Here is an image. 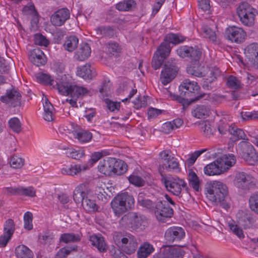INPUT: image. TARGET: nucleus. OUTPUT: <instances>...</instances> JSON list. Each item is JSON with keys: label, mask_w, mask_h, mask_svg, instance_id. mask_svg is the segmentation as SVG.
<instances>
[{"label": "nucleus", "mask_w": 258, "mask_h": 258, "mask_svg": "<svg viewBox=\"0 0 258 258\" xmlns=\"http://www.w3.org/2000/svg\"><path fill=\"white\" fill-rule=\"evenodd\" d=\"M91 52V49L89 44L82 43L79 49L76 52L75 57L79 61H84L90 56Z\"/></svg>", "instance_id": "obj_26"}, {"label": "nucleus", "mask_w": 258, "mask_h": 258, "mask_svg": "<svg viewBox=\"0 0 258 258\" xmlns=\"http://www.w3.org/2000/svg\"><path fill=\"white\" fill-rule=\"evenodd\" d=\"M170 51V46L164 41L158 47L155 54L165 59L169 55Z\"/></svg>", "instance_id": "obj_38"}, {"label": "nucleus", "mask_w": 258, "mask_h": 258, "mask_svg": "<svg viewBox=\"0 0 258 258\" xmlns=\"http://www.w3.org/2000/svg\"><path fill=\"white\" fill-rule=\"evenodd\" d=\"M15 229L13 220L11 219L7 220L4 227V233L0 236V246L5 247L11 240Z\"/></svg>", "instance_id": "obj_15"}, {"label": "nucleus", "mask_w": 258, "mask_h": 258, "mask_svg": "<svg viewBox=\"0 0 258 258\" xmlns=\"http://www.w3.org/2000/svg\"><path fill=\"white\" fill-rule=\"evenodd\" d=\"M85 192L83 191V185L78 186L74 191L73 198L76 203H83L86 198Z\"/></svg>", "instance_id": "obj_46"}, {"label": "nucleus", "mask_w": 258, "mask_h": 258, "mask_svg": "<svg viewBox=\"0 0 258 258\" xmlns=\"http://www.w3.org/2000/svg\"><path fill=\"white\" fill-rule=\"evenodd\" d=\"M112 174L121 175L127 170V165L125 162H113Z\"/></svg>", "instance_id": "obj_43"}, {"label": "nucleus", "mask_w": 258, "mask_h": 258, "mask_svg": "<svg viewBox=\"0 0 258 258\" xmlns=\"http://www.w3.org/2000/svg\"><path fill=\"white\" fill-rule=\"evenodd\" d=\"M19 196H28L29 197H34L36 196V191L32 186L24 187L19 186Z\"/></svg>", "instance_id": "obj_51"}, {"label": "nucleus", "mask_w": 258, "mask_h": 258, "mask_svg": "<svg viewBox=\"0 0 258 258\" xmlns=\"http://www.w3.org/2000/svg\"><path fill=\"white\" fill-rule=\"evenodd\" d=\"M226 85L228 87L231 89L237 90L241 88V83L240 81L233 76H229L226 81Z\"/></svg>", "instance_id": "obj_44"}, {"label": "nucleus", "mask_w": 258, "mask_h": 258, "mask_svg": "<svg viewBox=\"0 0 258 258\" xmlns=\"http://www.w3.org/2000/svg\"><path fill=\"white\" fill-rule=\"evenodd\" d=\"M55 82L56 84L53 87L57 90L60 94L63 96L70 95L73 84L69 75H63L58 76Z\"/></svg>", "instance_id": "obj_11"}, {"label": "nucleus", "mask_w": 258, "mask_h": 258, "mask_svg": "<svg viewBox=\"0 0 258 258\" xmlns=\"http://www.w3.org/2000/svg\"><path fill=\"white\" fill-rule=\"evenodd\" d=\"M81 236L79 234L74 233H66L61 234L59 237V241L64 243L77 242L81 240Z\"/></svg>", "instance_id": "obj_34"}, {"label": "nucleus", "mask_w": 258, "mask_h": 258, "mask_svg": "<svg viewBox=\"0 0 258 258\" xmlns=\"http://www.w3.org/2000/svg\"><path fill=\"white\" fill-rule=\"evenodd\" d=\"M76 73L77 76L85 80H91L96 75L95 69L89 64L78 67Z\"/></svg>", "instance_id": "obj_23"}, {"label": "nucleus", "mask_w": 258, "mask_h": 258, "mask_svg": "<svg viewBox=\"0 0 258 258\" xmlns=\"http://www.w3.org/2000/svg\"><path fill=\"white\" fill-rule=\"evenodd\" d=\"M88 167L85 165L76 164L75 163L71 165L69 167L63 168L61 172L70 175H76L78 173L86 170Z\"/></svg>", "instance_id": "obj_27"}, {"label": "nucleus", "mask_w": 258, "mask_h": 258, "mask_svg": "<svg viewBox=\"0 0 258 258\" xmlns=\"http://www.w3.org/2000/svg\"><path fill=\"white\" fill-rule=\"evenodd\" d=\"M135 200L127 192L121 193L114 198L111 202V208L117 216H119L134 206Z\"/></svg>", "instance_id": "obj_4"}, {"label": "nucleus", "mask_w": 258, "mask_h": 258, "mask_svg": "<svg viewBox=\"0 0 258 258\" xmlns=\"http://www.w3.org/2000/svg\"><path fill=\"white\" fill-rule=\"evenodd\" d=\"M164 59V58L154 53L152 62V67L154 70L159 69L162 64Z\"/></svg>", "instance_id": "obj_63"}, {"label": "nucleus", "mask_w": 258, "mask_h": 258, "mask_svg": "<svg viewBox=\"0 0 258 258\" xmlns=\"http://www.w3.org/2000/svg\"><path fill=\"white\" fill-rule=\"evenodd\" d=\"M32 214L30 212H27L24 215V228L28 230H31L33 228L32 225Z\"/></svg>", "instance_id": "obj_59"}, {"label": "nucleus", "mask_w": 258, "mask_h": 258, "mask_svg": "<svg viewBox=\"0 0 258 258\" xmlns=\"http://www.w3.org/2000/svg\"><path fill=\"white\" fill-rule=\"evenodd\" d=\"M88 92L89 91L86 88L73 84L70 96L74 98H78L88 94Z\"/></svg>", "instance_id": "obj_40"}, {"label": "nucleus", "mask_w": 258, "mask_h": 258, "mask_svg": "<svg viewBox=\"0 0 258 258\" xmlns=\"http://www.w3.org/2000/svg\"><path fill=\"white\" fill-rule=\"evenodd\" d=\"M121 220L126 223L128 227L136 229L141 226L143 219L140 215L136 213H130L123 216Z\"/></svg>", "instance_id": "obj_20"}, {"label": "nucleus", "mask_w": 258, "mask_h": 258, "mask_svg": "<svg viewBox=\"0 0 258 258\" xmlns=\"http://www.w3.org/2000/svg\"><path fill=\"white\" fill-rule=\"evenodd\" d=\"M130 182L137 186H142L144 184V180L141 177L135 175H131L128 177Z\"/></svg>", "instance_id": "obj_61"}, {"label": "nucleus", "mask_w": 258, "mask_h": 258, "mask_svg": "<svg viewBox=\"0 0 258 258\" xmlns=\"http://www.w3.org/2000/svg\"><path fill=\"white\" fill-rule=\"evenodd\" d=\"M241 117L243 120H250L258 119V113L256 111L242 112Z\"/></svg>", "instance_id": "obj_64"}, {"label": "nucleus", "mask_w": 258, "mask_h": 258, "mask_svg": "<svg viewBox=\"0 0 258 258\" xmlns=\"http://www.w3.org/2000/svg\"><path fill=\"white\" fill-rule=\"evenodd\" d=\"M237 14L241 22L244 25L250 27L254 24L257 11L247 3L243 2L238 7Z\"/></svg>", "instance_id": "obj_6"}, {"label": "nucleus", "mask_w": 258, "mask_h": 258, "mask_svg": "<svg viewBox=\"0 0 258 258\" xmlns=\"http://www.w3.org/2000/svg\"><path fill=\"white\" fill-rule=\"evenodd\" d=\"M89 240L92 245L96 247L100 252L107 251V246L104 238L101 235L93 234L90 236Z\"/></svg>", "instance_id": "obj_25"}, {"label": "nucleus", "mask_w": 258, "mask_h": 258, "mask_svg": "<svg viewBox=\"0 0 258 258\" xmlns=\"http://www.w3.org/2000/svg\"><path fill=\"white\" fill-rule=\"evenodd\" d=\"M66 154L68 157L75 160H80L85 155L84 151L82 150H77L73 148L67 151Z\"/></svg>", "instance_id": "obj_52"}, {"label": "nucleus", "mask_w": 258, "mask_h": 258, "mask_svg": "<svg viewBox=\"0 0 258 258\" xmlns=\"http://www.w3.org/2000/svg\"><path fill=\"white\" fill-rule=\"evenodd\" d=\"M238 150L245 161H258V155L253 146L247 141L241 142L238 144Z\"/></svg>", "instance_id": "obj_10"}, {"label": "nucleus", "mask_w": 258, "mask_h": 258, "mask_svg": "<svg viewBox=\"0 0 258 258\" xmlns=\"http://www.w3.org/2000/svg\"><path fill=\"white\" fill-rule=\"evenodd\" d=\"M21 95L15 89L7 91L5 95L1 97V101L9 105L14 107L19 105L20 103Z\"/></svg>", "instance_id": "obj_19"}, {"label": "nucleus", "mask_w": 258, "mask_h": 258, "mask_svg": "<svg viewBox=\"0 0 258 258\" xmlns=\"http://www.w3.org/2000/svg\"><path fill=\"white\" fill-rule=\"evenodd\" d=\"M136 4L133 0H126L119 2L116 5L115 8L119 11H128L132 10Z\"/></svg>", "instance_id": "obj_37"}, {"label": "nucleus", "mask_w": 258, "mask_h": 258, "mask_svg": "<svg viewBox=\"0 0 258 258\" xmlns=\"http://www.w3.org/2000/svg\"><path fill=\"white\" fill-rule=\"evenodd\" d=\"M188 182L189 185L196 191H200L202 188L201 184L202 181L199 179L197 174L191 170L188 172Z\"/></svg>", "instance_id": "obj_28"}, {"label": "nucleus", "mask_w": 258, "mask_h": 258, "mask_svg": "<svg viewBox=\"0 0 258 258\" xmlns=\"http://www.w3.org/2000/svg\"><path fill=\"white\" fill-rule=\"evenodd\" d=\"M70 11L68 9H60L51 16V22L55 26H61L70 18Z\"/></svg>", "instance_id": "obj_18"}, {"label": "nucleus", "mask_w": 258, "mask_h": 258, "mask_svg": "<svg viewBox=\"0 0 258 258\" xmlns=\"http://www.w3.org/2000/svg\"><path fill=\"white\" fill-rule=\"evenodd\" d=\"M138 204L145 208L150 209L154 210L155 204L149 199H146L144 194L143 192H140L138 196Z\"/></svg>", "instance_id": "obj_39"}, {"label": "nucleus", "mask_w": 258, "mask_h": 258, "mask_svg": "<svg viewBox=\"0 0 258 258\" xmlns=\"http://www.w3.org/2000/svg\"><path fill=\"white\" fill-rule=\"evenodd\" d=\"M34 42L36 45L40 46H47L49 41L41 34L37 33L34 35Z\"/></svg>", "instance_id": "obj_57"}, {"label": "nucleus", "mask_w": 258, "mask_h": 258, "mask_svg": "<svg viewBox=\"0 0 258 258\" xmlns=\"http://www.w3.org/2000/svg\"><path fill=\"white\" fill-rule=\"evenodd\" d=\"M161 181L168 191L175 196H179L182 188L186 185L183 179L169 174H161Z\"/></svg>", "instance_id": "obj_5"}, {"label": "nucleus", "mask_w": 258, "mask_h": 258, "mask_svg": "<svg viewBox=\"0 0 258 258\" xmlns=\"http://www.w3.org/2000/svg\"><path fill=\"white\" fill-rule=\"evenodd\" d=\"M210 109L204 105H197L192 111V114L197 118H205L209 115Z\"/></svg>", "instance_id": "obj_32"}, {"label": "nucleus", "mask_w": 258, "mask_h": 258, "mask_svg": "<svg viewBox=\"0 0 258 258\" xmlns=\"http://www.w3.org/2000/svg\"><path fill=\"white\" fill-rule=\"evenodd\" d=\"M228 132L233 136L235 140L239 139L248 140V139L246 138V135L243 131L236 126H229L228 128Z\"/></svg>", "instance_id": "obj_41"}, {"label": "nucleus", "mask_w": 258, "mask_h": 258, "mask_svg": "<svg viewBox=\"0 0 258 258\" xmlns=\"http://www.w3.org/2000/svg\"><path fill=\"white\" fill-rule=\"evenodd\" d=\"M154 213L158 220L164 222L166 218H170L173 215V210L166 201L159 200L155 204Z\"/></svg>", "instance_id": "obj_9"}, {"label": "nucleus", "mask_w": 258, "mask_h": 258, "mask_svg": "<svg viewBox=\"0 0 258 258\" xmlns=\"http://www.w3.org/2000/svg\"><path fill=\"white\" fill-rule=\"evenodd\" d=\"M238 223L244 229H251L254 227L255 219L249 212L239 211L236 214Z\"/></svg>", "instance_id": "obj_16"}, {"label": "nucleus", "mask_w": 258, "mask_h": 258, "mask_svg": "<svg viewBox=\"0 0 258 258\" xmlns=\"http://www.w3.org/2000/svg\"><path fill=\"white\" fill-rule=\"evenodd\" d=\"M227 185L221 181L214 180L208 182L205 185V194L212 202H220L228 195Z\"/></svg>", "instance_id": "obj_2"}, {"label": "nucleus", "mask_w": 258, "mask_h": 258, "mask_svg": "<svg viewBox=\"0 0 258 258\" xmlns=\"http://www.w3.org/2000/svg\"><path fill=\"white\" fill-rule=\"evenodd\" d=\"M79 43V39L76 36H70L67 37L63 43V47L65 50L69 52L73 51L77 47Z\"/></svg>", "instance_id": "obj_33"}, {"label": "nucleus", "mask_w": 258, "mask_h": 258, "mask_svg": "<svg viewBox=\"0 0 258 258\" xmlns=\"http://www.w3.org/2000/svg\"><path fill=\"white\" fill-rule=\"evenodd\" d=\"M15 253L17 258H33V252L25 245H20L15 249Z\"/></svg>", "instance_id": "obj_29"}, {"label": "nucleus", "mask_w": 258, "mask_h": 258, "mask_svg": "<svg viewBox=\"0 0 258 258\" xmlns=\"http://www.w3.org/2000/svg\"><path fill=\"white\" fill-rule=\"evenodd\" d=\"M256 183L255 178L251 175L244 172L238 173L234 180V185L242 189H249L254 187Z\"/></svg>", "instance_id": "obj_7"}, {"label": "nucleus", "mask_w": 258, "mask_h": 258, "mask_svg": "<svg viewBox=\"0 0 258 258\" xmlns=\"http://www.w3.org/2000/svg\"><path fill=\"white\" fill-rule=\"evenodd\" d=\"M10 127L15 132L19 133L21 131V123L17 117L11 118L9 120Z\"/></svg>", "instance_id": "obj_53"}, {"label": "nucleus", "mask_w": 258, "mask_h": 258, "mask_svg": "<svg viewBox=\"0 0 258 258\" xmlns=\"http://www.w3.org/2000/svg\"><path fill=\"white\" fill-rule=\"evenodd\" d=\"M37 79L39 82L46 85H52L54 82L53 79L49 74L41 73L37 75Z\"/></svg>", "instance_id": "obj_49"}, {"label": "nucleus", "mask_w": 258, "mask_h": 258, "mask_svg": "<svg viewBox=\"0 0 258 258\" xmlns=\"http://www.w3.org/2000/svg\"><path fill=\"white\" fill-rule=\"evenodd\" d=\"M185 37L178 34L170 33L166 35L164 41L170 46V44H177L183 42Z\"/></svg>", "instance_id": "obj_35"}, {"label": "nucleus", "mask_w": 258, "mask_h": 258, "mask_svg": "<svg viewBox=\"0 0 258 258\" xmlns=\"http://www.w3.org/2000/svg\"><path fill=\"white\" fill-rule=\"evenodd\" d=\"M109 155H110V152L107 150H102L100 151L93 152L91 155L90 161H98Z\"/></svg>", "instance_id": "obj_55"}, {"label": "nucleus", "mask_w": 258, "mask_h": 258, "mask_svg": "<svg viewBox=\"0 0 258 258\" xmlns=\"http://www.w3.org/2000/svg\"><path fill=\"white\" fill-rule=\"evenodd\" d=\"M160 252L163 258H179L182 257L185 252L180 247L166 246L161 249Z\"/></svg>", "instance_id": "obj_22"}, {"label": "nucleus", "mask_w": 258, "mask_h": 258, "mask_svg": "<svg viewBox=\"0 0 258 258\" xmlns=\"http://www.w3.org/2000/svg\"><path fill=\"white\" fill-rule=\"evenodd\" d=\"M177 71L175 63H166L161 73L160 81L162 83L166 85L170 83L176 76Z\"/></svg>", "instance_id": "obj_14"}, {"label": "nucleus", "mask_w": 258, "mask_h": 258, "mask_svg": "<svg viewBox=\"0 0 258 258\" xmlns=\"http://www.w3.org/2000/svg\"><path fill=\"white\" fill-rule=\"evenodd\" d=\"M235 162H211L204 168L205 174L212 176L219 175L227 171Z\"/></svg>", "instance_id": "obj_8"}, {"label": "nucleus", "mask_w": 258, "mask_h": 258, "mask_svg": "<svg viewBox=\"0 0 258 258\" xmlns=\"http://www.w3.org/2000/svg\"><path fill=\"white\" fill-rule=\"evenodd\" d=\"M249 208L251 211L258 215V194H253L249 199Z\"/></svg>", "instance_id": "obj_56"}, {"label": "nucleus", "mask_w": 258, "mask_h": 258, "mask_svg": "<svg viewBox=\"0 0 258 258\" xmlns=\"http://www.w3.org/2000/svg\"><path fill=\"white\" fill-rule=\"evenodd\" d=\"M95 30L97 34L102 36L111 37L114 34V30L109 26H100L96 28Z\"/></svg>", "instance_id": "obj_45"}, {"label": "nucleus", "mask_w": 258, "mask_h": 258, "mask_svg": "<svg viewBox=\"0 0 258 258\" xmlns=\"http://www.w3.org/2000/svg\"><path fill=\"white\" fill-rule=\"evenodd\" d=\"M177 54L182 58L189 57L196 61L192 66L187 68V72L188 74L197 77H202L205 76L203 71V68L198 66L197 61L199 60L201 55V50L197 46L194 47L188 46H182L176 50Z\"/></svg>", "instance_id": "obj_1"}, {"label": "nucleus", "mask_w": 258, "mask_h": 258, "mask_svg": "<svg viewBox=\"0 0 258 258\" xmlns=\"http://www.w3.org/2000/svg\"><path fill=\"white\" fill-rule=\"evenodd\" d=\"M113 162H100L98 165V169L100 172L108 176L112 175Z\"/></svg>", "instance_id": "obj_42"}, {"label": "nucleus", "mask_w": 258, "mask_h": 258, "mask_svg": "<svg viewBox=\"0 0 258 258\" xmlns=\"http://www.w3.org/2000/svg\"><path fill=\"white\" fill-rule=\"evenodd\" d=\"M164 236L167 241L173 243L183 239L185 236V232L181 227H171L166 231Z\"/></svg>", "instance_id": "obj_17"}, {"label": "nucleus", "mask_w": 258, "mask_h": 258, "mask_svg": "<svg viewBox=\"0 0 258 258\" xmlns=\"http://www.w3.org/2000/svg\"><path fill=\"white\" fill-rule=\"evenodd\" d=\"M225 35L226 38L231 42L239 44L244 41L246 34L242 28L232 26L226 28Z\"/></svg>", "instance_id": "obj_12"}, {"label": "nucleus", "mask_w": 258, "mask_h": 258, "mask_svg": "<svg viewBox=\"0 0 258 258\" xmlns=\"http://www.w3.org/2000/svg\"><path fill=\"white\" fill-rule=\"evenodd\" d=\"M245 54L254 67L258 69V45L252 43L247 46L245 49Z\"/></svg>", "instance_id": "obj_24"}, {"label": "nucleus", "mask_w": 258, "mask_h": 258, "mask_svg": "<svg viewBox=\"0 0 258 258\" xmlns=\"http://www.w3.org/2000/svg\"><path fill=\"white\" fill-rule=\"evenodd\" d=\"M118 239L117 244L121 247L122 250L127 254L134 253L138 247L137 240L134 236L127 235L125 237Z\"/></svg>", "instance_id": "obj_13"}, {"label": "nucleus", "mask_w": 258, "mask_h": 258, "mask_svg": "<svg viewBox=\"0 0 258 258\" xmlns=\"http://www.w3.org/2000/svg\"><path fill=\"white\" fill-rule=\"evenodd\" d=\"M110 89L111 84L110 81L109 80H104L99 89V91L103 95L107 96L109 95Z\"/></svg>", "instance_id": "obj_62"}, {"label": "nucleus", "mask_w": 258, "mask_h": 258, "mask_svg": "<svg viewBox=\"0 0 258 258\" xmlns=\"http://www.w3.org/2000/svg\"><path fill=\"white\" fill-rule=\"evenodd\" d=\"M159 159L164 161H175L177 160L175 158L174 155L169 150H164L161 151L159 154Z\"/></svg>", "instance_id": "obj_54"}, {"label": "nucleus", "mask_w": 258, "mask_h": 258, "mask_svg": "<svg viewBox=\"0 0 258 258\" xmlns=\"http://www.w3.org/2000/svg\"><path fill=\"white\" fill-rule=\"evenodd\" d=\"M200 89V87L196 82L189 79L184 80L179 86L180 96L191 102L198 100L203 97L207 99L209 96V94H206L199 95Z\"/></svg>", "instance_id": "obj_3"}, {"label": "nucleus", "mask_w": 258, "mask_h": 258, "mask_svg": "<svg viewBox=\"0 0 258 258\" xmlns=\"http://www.w3.org/2000/svg\"><path fill=\"white\" fill-rule=\"evenodd\" d=\"M236 156L232 153H222L218 152V159L214 161H236Z\"/></svg>", "instance_id": "obj_50"}, {"label": "nucleus", "mask_w": 258, "mask_h": 258, "mask_svg": "<svg viewBox=\"0 0 258 258\" xmlns=\"http://www.w3.org/2000/svg\"><path fill=\"white\" fill-rule=\"evenodd\" d=\"M44 108L43 118L47 121H51L54 119V108L48 99H45L43 102Z\"/></svg>", "instance_id": "obj_31"}, {"label": "nucleus", "mask_w": 258, "mask_h": 258, "mask_svg": "<svg viewBox=\"0 0 258 258\" xmlns=\"http://www.w3.org/2000/svg\"><path fill=\"white\" fill-rule=\"evenodd\" d=\"M154 251L153 246L148 242H144L138 251V258H147Z\"/></svg>", "instance_id": "obj_30"}, {"label": "nucleus", "mask_w": 258, "mask_h": 258, "mask_svg": "<svg viewBox=\"0 0 258 258\" xmlns=\"http://www.w3.org/2000/svg\"><path fill=\"white\" fill-rule=\"evenodd\" d=\"M82 205L83 208L88 212H96L98 210L95 201L91 197L87 196L83 201Z\"/></svg>", "instance_id": "obj_36"}, {"label": "nucleus", "mask_w": 258, "mask_h": 258, "mask_svg": "<svg viewBox=\"0 0 258 258\" xmlns=\"http://www.w3.org/2000/svg\"><path fill=\"white\" fill-rule=\"evenodd\" d=\"M29 59L34 65L39 67L44 65L46 58L43 52L39 48H34L29 52Z\"/></svg>", "instance_id": "obj_21"}, {"label": "nucleus", "mask_w": 258, "mask_h": 258, "mask_svg": "<svg viewBox=\"0 0 258 258\" xmlns=\"http://www.w3.org/2000/svg\"><path fill=\"white\" fill-rule=\"evenodd\" d=\"M228 226L232 232L235 234L238 238L241 239L244 237V235L242 229L237 225L233 221H230L228 223Z\"/></svg>", "instance_id": "obj_48"}, {"label": "nucleus", "mask_w": 258, "mask_h": 258, "mask_svg": "<svg viewBox=\"0 0 258 258\" xmlns=\"http://www.w3.org/2000/svg\"><path fill=\"white\" fill-rule=\"evenodd\" d=\"M108 51L112 55H117L120 51L119 44L114 42H110L107 45Z\"/></svg>", "instance_id": "obj_60"}, {"label": "nucleus", "mask_w": 258, "mask_h": 258, "mask_svg": "<svg viewBox=\"0 0 258 258\" xmlns=\"http://www.w3.org/2000/svg\"><path fill=\"white\" fill-rule=\"evenodd\" d=\"M76 138L80 143H85L91 140L92 138V135L88 131L82 130L77 133Z\"/></svg>", "instance_id": "obj_47"}, {"label": "nucleus", "mask_w": 258, "mask_h": 258, "mask_svg": "<svg viewBox=\"0 0 258 258\" xmlns=\"http://www.w3.org/2000/svg\"><path fill=\"white\" fill-rule=\"evenodd\" d=\"M202 36L206 38L209 39L210 40L214 42L216 40V36L214 31L211 29L204 27L202 28Z\"/></svg>", "instance_id": "obj_58"}]
</instances>
